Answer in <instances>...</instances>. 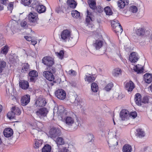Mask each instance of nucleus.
<instances>
[{
    "label": "nucleus",
    "instance_id": "4be33fe9",
    "mask_svg": "<svg viewBox=\"0 0 152 152\" xmlns=\"http://www.w3.org/2000/svg\"><path fill=\"white\" fill-rule=\"evenodd\" d=\"M145 81L147 83H150L152 81V75L150 74H145L144 75Z\"/></svg>",
    "mask_w": 152,
    "mask_h": 152
},
{
    "label": "nucleus",
    "instance_id": "b1692460",
    "mask_svg": "<svg viewBox=\"0 0 152 152\" xmlns=\"http://www.w3.org/2000/svg\"><path fill=\"white\" fill-rule=\"evenodd\" d=\"M137 133L136 136L137 137H143L145 136L144 131L142 129L139 128L136 130Z\"/></svg>",
    "mask_w": 152,
    "mask_h": 152
},
{
    "label": "nucleus",
    "instance_id": "f3484780",
    "mask_svg": "<svg viewBox=\"0 0 152 152\" xmlns=\"http://www.w3.org/2000/svg\"><path fill=\"white\" fill-rule=\"evenodd\" d=\"M129 115V112L126 110H122L120 113V116L122 120H125Z\"/></svg>",
    "mask_w": 152,
    "mask_h": 152
},
{
    "label": "nucleus",
    "instance_id": "774afa93",
    "mask_svg": "<svg viewBox=\"0 0 152 152\" xmlns=\"http://www.w3.org/2000/svg\"><path fill=\"white\" fill-rule=\"evenodd\" d=\"M11 97V98H12V100H14L16 99L15 96H14V94L12 95V94H11V96H10Z\"/></svg>",
    "mask_w": 152,
    "mask_h": 152
},
{
    "label": "nucleus",
    "instance_id": "6e6d98bb",
    "mask_svg": "<svg viewBox=\"0 0 152 152\" xmlns=\"http://www.w3.org/2000/svg\"><path fill=\"white\" fill-rule=\"evenodd\" d=\"M13 5L12 2H10L9 4L7 7L8 10L10 11V12H11L13 8Z\"/></svg>",
    "mask_w": 152,
    "mask_h": 152
},
{
    "label": "nucleus",
    "instance_id": "f8f14e48",
    "mask_svg": "<svg viewBox=\"0 0 152 152\" xmlns=\"http://www.w3.org/2000/svg\"><path fill=\"white\" fill-rule=\"evenodd\" d=\"M13 133L12 129L10 128L5 129L3 132L4 136L7 137H11L13 135Z\"/></svg>",
    "mask_w": 152,
    "mask_h": 152
},
{
    "label": "nucleus",
    "instance_id": "2eb2a0df",
    "mask_svg": "<svg viewBox=\"0 0 152 152\" xmlns=\"http://www.w3.org/2000/svg\"><path fill=\"white\" fill-rule=\"evenodd\" d=\"M29 75L30 77V81L33 82L35 80V78L38 76V74L36 71L33 70L30 72L29 73Z\"/></svg>",
    "mask_w": 152,
    "mask_h": 152
},
{
    "label": "nucleus",
    "instance_id": "ea45409f",
    "mask_svg": "<svg viewBox=\"0 0 152 152\" xmlns=\"http://www.w3.org/2000/svg\"><path fill=\"white\" fill-rule=\"evenodd\" d=\"M111 26L113 28L118 26L121 25L119 21L115 19L111 22Z\"/></svg>",
    "mask_w": 152,
    "mask_h": 152
},
{
    "label": "nucleus",
    "instance_id": "a878e982",
    "mask_svg": "<svg viewBox=\"0 0 152 152\" xmlns=\"http://www.w3.org/2000/svg\"><path fill=\"white\" fill-rule=\"evenodd\" d=\"M88 2L91 8L94 10L96 8V2L95 0H88Z\"/></svg>",
    "mask_w": 152,
    "mask_h": 152
},
{
    "label": "nucleus",
    "instance_id": "cd10ccee",
    "mask_svg": "<svg viewBox=\"0 0 152 152\" xmlns=\"http://www.w3.org/2000/svg\"><path fill=\"white\" fill-rule=\"evenodd\" d=\"M114 31L116 34L118 35L119 34H121L123 31L122 27L121 25L117 27L113 28Z\"/></svg>",
    "mask_w": 152,
    "mask_h": 152
},
{
    "label": "nucleus",
    "instance_id": "1a4fd4ad",
    "mask_svg": "<svg viewBox=\"0 0 152 152\" xmlns=\"http://www.w3.org/2000/svg\"><path fill=\"white\" fill-rule=\"evenodd\" d=\"M43 75L47 80L50 81H52L55 79V77L53 74L47 71L44 72Z\"/></svg>",
    "mask_w": 152,
    "mask_h": 152
},
{
    "label": "nucleus",
    "instance_id": "7c9ffc66",
    "mask_svg": "<svg viewBox=\"0 0 152 152\" xmlns=\"http://www.w3.org/2000/svg\"><path fill=\"white\" fill-rule=\"evenodd\" d=\"M12 110L15 115H19L21 113V110L18 107H12Z\"/></svg>",
    "mask_w": 152,
    "mask_h": 152
},
{
    "label": "nucleus",
    "instance_id": "0eeeda50",
    "mask_svg": "<svg viewBox=\"0 0 152 152\" xmlns=\"http://www.w3.org/2000/svg\"><path fill=\"white\" fill-rule=\"evenodd\" d=\"M56 96L60 99H64L66 96L65 92L63 89H58L55 93Z\"/></svg>",
    "mask_w": 152,
    "mask_h": 152
},
{
    "label": "nucleus",
    "instance_id": "e433bc0d",
    "mask_svg": "<svg viewBox=\"0 0 152 152\" xmlns=\"http://www.w3.org/2000/svg\"><path fill=\"white\" fill-rule=\"evenodd\" d=\"M56 142L58 145H62L64 143V139L61 137H58L57 138Z\"/></svg>",
    "mask_w": 152,
    "mask_h": 152
},
{
    "label": "nucleus",
    "instance_id": "58836bf2",
    "mask_svg": "<svg viewBox=\"0 0 152 152\" xmlns=\"http://www.w3.org/2000/svg\"><path fill=\"white\" fill-rule=\"evenodd\" d=\"M104 10L107 15H112L113 12L110 7L107 6L105 7Z\"/></svg>",
    "mask_w": 152,
    "mask_h": 152
},
{
    "label": "nucleus",
    "instance_id": "9d476101",
    "mask_svg": "<svg viewBox=\"0 0 152 152\" xmlns=\"http://www.w3.org/2000/svg\"><path fill=\"white\" fill-rule=\"evenodd\" d=\"M46 103V101L44 98L39 97L36 101L35 105L36 106L41 107L45 106Z\"/></svg>",
    "mask_w": 152,
    "mask_h": 152
},
{
    "label": "nucleus",
    "instance_id": "c85d7f7f",
    "mask_svg": "<svg viewBox=\"0 0 152 152\" xmlns=\"http://www.w3.org/2000/svg\"><path fill=\"white\" fill-rule=\"evenodd\" d=\"M125 97V95L122 94L121 93H115L113 95V97L115 99L118 100H121L122 99Z\"/></svg>",
    "mask_w": 152,
    "mask_h": 152
},
{
    "label": "nucleus",
    "instance_id": "5fc2aeb1",
    "mask_svg": "<svg viewBox=\"0 0 152 152\" xmlns=\"http://www.w3.org/2000/svg\"><path fill=\"white\" fill-rule=\"evenodd\" d=\"M6 62L3 60H0V67L4 69L6 66Z\"/></svg>",
    "mask_w": 152,
    "mask_h": 152
},
{
    "label": "nucleus",
    "instance_id": "49530a36",
    "mask_svg": "<svg viewBox=\"0 0 152 152\" xmlns=\"http://www.w3.org/2000/svg\"><path fill=\"white\" fill-rule=\"evenodd\" d=\"M31 0H21V3L24 5L28 6L30 4Z\"/></svg>",
    "mask_w": 152,
    "mask_h": 152
},
{
    "label": "nucleus",
    "instance_id": "bb28decb",
    "mask_svg": "<svg viewBox=\"0 0 152 152\" xmlns=\"http://www.w3.org/2000/svg\"><path fill=\"white\" fill-rule=\"evenodd\" d=\"M132 150V149L131 146L127 144L125 145L122 149L123 152H131Z\"/></svg>",
    "mask_w": 152,
    "mask_h": 152
},
{
    "label": "nucleus",
    "instance_id": "37998d69",
    "mask_svg": "<svg viewBox=\"0 0 152 152\" xmlns=\"http://www.w3.org/2000/svg\"><path fill=\"white\" fill-rule=\"evenodd\" d=\"M15 113L12 110V108L11 109V111L8 112L7 115L8 118L10 119L14 118L15 117Z\"/></svg>",
    "mask_w": 152,
    "mask_h": 152
},
{
    "label": "nucleus",
    "instance_id": "ddd939ff",
    "mask_svg": "<svg viewBox=\"0 0 152 152\" xmlns=\"http://www.w3.org/2000/svg\"><path fill=\"white\" fill-rule=\"evenodd\" d=\"M111 52L114 54L117 55L120 57H121L120 48L117 46L115 45L113 46L111 48Z\"/></svg>",
    "mask_w": 152,
    "mask_h": 152
},
{
    "label": "nucleus",
    "instance_id": "09e8293b",
    "mask_svg": "<svg viewBox=\"0 0 152 152\" xmlns=\"http://www.w3.org/2000/svg\"><path fill=\"white\" fill-rule=\"evenodd\" d=\"M42 141L40 140H36L35 141V145L34 146L35 148H38L42 144Z\"/></svg>",
    "mask_w": 152,
    "mask_h": 152
},
{
    "label": "nucleus",
    "instance_id": "c9c22d12",
    "mask_svg": "<svg viewBox=\"0 0 152 152\" xmlns=\"http://www.w3.org/2000/svg\"><path fill=\"white\" fill-rule=\"evenodd\" d=\"M51 150V146L48 144L45 145L42 149V152H50Z\"/></svg>",
    "mask_w": 152,
    "mask_h": 152
},
{
    "label": "nucleus",
    "instance_id": "864d4df0",
    "mask_svg": "<svg viewBox=\"0 0 152 152\" xmlns=\"http://www.w3.org/2000/svg\"><path fill=\"white\" fill-rule=\"evenodd\" d=\"M80 54L82 56H86L87 55V52L86 50L82 49L80 51Z\"/></svg>",
    "mask_w": 152,
    "mask_h": 152
},
{
    "label": "nucleus",
    "instance_id": "8fccbe9b",
    "mask_svg": "<svg viewBox=\"0 0 152 152\" xmlns=\"http://www.w3.org/2000/svg\"><path fill=\"white\" fill-rule=\"evenodd\" d=\"M64 54V50H61L60 51L59 53H56V54L61 59H62L63 57Z\"/></svg>",
    "mask_w": 152,
    "mask_h": 152
},
{
    "label": "nucleus",
    "instance_id": "4c0bfd02",
    "mask_svg": "<svg viewBox=\"0 0 152 152\" xmlns=\"http://www.w3.org/2000/svg\"><path fill=\"white\" fill-rule=\"evenodd\" d=\"M145 30L142 28H139L136 31V33L138 35L142 36L144 35L145 34Z\"/></svg>",
    "mask_w": 152,
    "mask_h": 152
},
{
    "label": "nucleus",
    "instance_id": "423d86ee",
    "mask_svg": "<svg viewBox=\"0 0 152 152\" xmlns=\"http://www.w3.org/2000/svg\"><path fill=\"white\" fill-rule=\"evenodd\" d=\"M37 14L35 12H30L28 16V19L30 23H35L38 20Z\"/></svg>",
    "mask_w": 152,
    "mask_h": 152
},
{
    "label": "nucleus",
    "instance_id": "412c9836",
    "mask_svg": "<svg viewBox=\"0 0 152 152\" xmlns=\"http://www.w3.org/2000/svg\"><path fill=\"white\" fill-rule=\"evenodd\" d=\"M36 9L38 13H41L45 12L46 10V8L43 5H39L37 6Z\"/></svg>",
    "mask_w": 152,
    "mask_h": 152
},
{
    "label": "nucleus",
    "instance_id": "393cba45",
    "mask_svg": "<svg viewBox=\"0 0 152 152\" xmlns=\"http://www.w3.org/2000/svg\"><path fill=\"white\" fill-rule=\"evenodd\" d=\"M109 147L117 146L118 145V142L115 139H112L107 141Z\"/></svg>",
    "mask_w": 152,
    "mask_h": 152
},
{
    "label": "nucleus",
    "instance_id": "de8ad7c7",
    "mask_svg": "<svg viewBox=\"0 0 152 152\" xmlns=\"http://www.w3.org/2000/svg\"><path fill=\"white\" fill-rule=\"evenodd\" d=\"M129 11L133 13H136L137 11V7L135 6L132 5L130 7Z\"/></svg>",
    "mask_w": 152,
    "mask_h": 152
},
{
    "label": "nucleus",
    "instance_id": "3c124183",
    "mask_svg": "<svg viewBox=\"0 0 152 152\" xmlns=\"http://www.w3.org/2000/svg\"><path fill=\"white\" fill-rule=\"evenodd\" d=\"M8 52V47L5 46L1 49V53H2L6 54Z\"/></svg>",
    "mask_w": 152,
    "mask_h": 152
},
{
    "label": "nucleus",
    "instance_id": "f03ea898",
    "mask_svg": "<svg viewBox=\"0 0 152 152\" xmlns=\"http://www.w3.org/2000/svg\"><path fill=\"white\" fill-rule=\"evenodd\" d=\"M61 39L65 41H71L72 39V37H70V31L68 30H64L61 32Z\"/></svg>",
    "mask_w": 152,
    "mask_h": 152
},
{
    "label": "nucleus",
    "instance_id": "0e129e2a",
    "mask_svg": "<svg viewBox=\"0 0 152 152\" xmlns=\"http://www.w3.org/2000/svg\"><path fill=\"white\" fill-rule=\"evenodd\" d=\"M7 0H0L1 3L3 4H5L7 1Z\"/></svg>",
    "mask_w": 152,
    "mask_h": 152
},
{
    "label": "nucleus",
    "instance_id": "c756f323",
    "mask_svg": "<svg viewBox=\"0 0 152 152\" xmlns=\"http://www.w3.org/2000/svg\"><path fill=\"white\" fill-rule=\"evenodd\" d=\"M67 3L69 6L72 8H75L77 5L76 2L74 0H68Z\"/></svg>",
    "mask_w": 152,
    "mask_h": 152
},
{
    "label": "nucleus",
    "instance_id": "a18cd8bd",
    "mask_svg": "<svg viewBox=\"0 0 152 152\" xmlns=\"http://www.w3.org/2000/svg\"><path fill=\"white\" fill-rule=\"evenodd\" d=\"M113 86V84L112 83L108 84L105 87L104 89L108 91H110Z\"/></svg>",
    "mask_w": 152,
    "mask_h": 152
},
{
    "label": "nucleus",
    "instance_id": "9b49d317",
    "mask_svg": "<svg viewBox=\"0 0 152 152\" xmlns=\"http://www.w3.org/2000/svg\"><path fill=\"white\" fill-rule=\"evenodd\" d=\"M87 16L86 19V22L87 24V25L89 27H92L91 24V21H93L92 15L91 13L88 10H87Z\"/></svg>",
    "mask_w": 152,
    "mask_h": 152
},
{
    "label": "nucleus",
    "instance_id": "a19ab883",
    "mask_svg": "<svg viewBox=\"0 0 152 152\" xmlns=\"http://www.w3.org/2000/svg\"><path fill=\"white\" fill-rule=\"evenodd\" d=\"M64 6L61 5V6L59 5L58 7H56V11L58 13H60L64 10Z\"/></svg>",
    "mask_w": 152,
    "mask_h": 152
},
{
    "label": "nucleus",
    "instance_id": "39448f33",
    "mask_svg": "<svg viewBox=\"0 0 152 152\" xmlns=\"http://www.w3.org/2000/svg\"><path fill=\"white\" fill-rule=\"evenodd\" d=\"M61 134V131L58 129L53 128L50 129L49 132L50 137L51 138H55L59 136Z\"/></svg>",
    "mask_w": 152,
    "mask_h": 152
},
{
    "label": "nucleus",
    "instance_id": "aec40b11",
    "mask_svg": "<svg viewBox=\"0 0 152 152\" xmlns=\"http://www.w3.org/2000/svg\"><path fill=\"white\" fill-rule=\"evenodd\" d=\"M95 79V77L92 75H91L90 74H88L86 75V77L85 80L88 83L93 82Z\"/></svg>",
    "mask_w": 152,
    "mask_h": 152
},
{
    "label": "nucleus",
    "instance_id": "e2e57ef3",
    "mask_svg": "<svg viewBox=\"0 0 152 152\" xmlns=\"http://www.w3.org/2000/svg\"><path fill=\"white\" fill-rule=\"evenodd\" d=\"M25 39L28 41H31L32 40V39L31 37L26 36L24 37Z\"/></svg>",
    "mask_w": 152,
    "mask_h": 152
},
{
    "label": "nucleus",
    "instance_id": "680f3d73",
    "mask_svg": "<svg viewBox=\"0 0 152 152\" xmlns=\"http://www.w3.org/2000/svg\"><path fill=\"white\" fill-rule=\"evenodd\" d=\"M148 100L147 97H144L142 101V102L144 103H147L148 102Z\"/></svg>",
    "mask_w": 152,
    "mask_h": 152
},
{
    "label": "nucleus",
    "instance_id": "5701e85b",
    "mask_svg": "<svg viewBox=\"0 0 152 152\" xmlns=\"http://www.w3.org/2000/svg\"><path fill=\"white\" fill-rule=\"evenodd\" d=\"M103 44V42L102 41L100 40H96L95 42L93 45L96 50H98L102 46Z\"/></svg>",
    "mask_w": 152,
    "mask_h": 152
},
{
    "label": "nucleus",
    "instance_id": "6ab92c4d",
    "mask_svg": "<svg viewBox=\"0 0 152 152\" xmlns=\"http://www.w3.org/2000/svg\"><path fill=\"white\" fill-rule=\"evenodd\" d=\"M19 86L22 88L26 89L29 86L28 83L27 81L22 80L19 83Z\"/></svg>",
    "mask_w": 152,
    "mask_h": 152
},
{
    "label": "nucleus",
    "instance_id": "f257e3e1",
    "mask_svg": "<svg viewBox=\"0 0 152 152\" xmlns=\"http://www.w3.org/2000/svg\"><path fill=\"white\" fill-rule=\"evenodd\" d=\"M65 122L66 125L72 130L76 129L78 125H78L75 123L74 118L68 116L66 118Z\"/></svg>",
    "mask_w": 152,
    "mask_h": 152
},
{
    "label": "nucleus",
    "instance_id": "4d7b16f0",
    "mask_svg": "<svg viewBox=\"0 0 152 152\" xmlns=\"http://www.w3.org/2000/svg\"><path fill=\"white\" fill-rule=\"evenodd\" d=\"M137 113L135 112H132L130 114V117H131L133 118H135L137 116Z\"/></svg>",
    "mask_w": 152,
    "mask_h": 152
},
{
    "label": "nucleus",
    "instance_id": "c03bdc74",
    "mask_svg": "<svg viewBox=\"0 0 152 152\" xmlns=\"http://www.w3.org/2000/svg\"><path fill=\"white\" fill-rule=\"evenodd\" d=\"M29 69V66L28 64H24L23 65L21 72H25L28 71Z\"/></svg>",
    "mask_w": 152,
    "mask_h": 152
},
{
    "label": "nucleus",
    "instance_id": "bf43d9fd",
    "mask_svg": "<svg viewBox=\"0 0 152 152\" xmlns=\"http://www.w3.org/2000/svg\"><path fill=\"white\" fill-rule=\"evenodd\" d=\"M68 149L65 147H63L61 148H60L59 149V151L61 152H67Z\"/></svg>",
    "mask_w": 152,
    "mask_h": 152
},
{
    "label": "nucleus",
    "instance_id": "473e14b6",
    "mask_svg": "<svg viewBox=\"0 0 152 152\" xmlns=\"http://www.w3.org/2000/svg\"><path fill=\"white\" fill-rule=\"evenodd\" d=\"M121 70L120 69H116L114 70L113 72V75L114 77H117L121 74Z\"/></svg>",
    "mask_w": 152,
    "mask_h": 152
},
{
    "label": "nucleus",
    "instance_id": "dca6fc26",
    "mask_svg": "<svg viewBox=\"0 0 152 152\" xmlns=\"http://www.w3.org/2000/svg\"><path fill=\"white\" fill-rule=\"evenodd\" d=\"M125 87L128 91H131L134 88V86L133 82L130 81L125 83Z\"/></svg>",
    "mask_w": 152,
    "mask_h": 152
},
{
    "label": "nucleus",
    "instance_id": "20e7f679",
    "mask_svg": "<svg viewBox=\"0 0 152 152\" xmlns=\"http://www.w3.org/2000/svg\"><path fill=\"white\" fill-rule=\"evenodd\" d=\"M42 62L47 66L53 65L54 64L53 58L49 56L44 57L42 59Z\"/></svg>",
    "mask_w": 152,
    "mask_h": 152
},
{
    "label": "nucleus",
    "instance_id": "6e6552de",
    "mask_svg": "<svg viewBox=\"0 0 152 152\" xmlns=\"http://www.w3.org/2000/svg\"><path fill=\"white\" fill-rule=\"evenodd\" d=\"M30 96L28 95H25L22 96L20 100V104L23 106H25L30 102Z\"/></svg>",
    "mask_w": 152,
    "mask_h": 152
},
{
    "label": "nucleus",
    "instance_id": "79ce46f5",
    "mask_svg": "<svg viewBox=\"0 0 152 152\" xmlns=\"http://www.w3.org/2000/svg\"><path fill=\"white\" fill-rule=\"evenodd\" d=\"M72 15L73 17L78 18L80 16V13L76 10H73L72 12Z\"/></svg>",
    "mask_w": 152,
    "mask_h": 152
},
{
    "label": "nucleus",
    "instance_id": "72a5a7b5",
    "mask_svg": "<svg viewBox=\"0 0 152 152\" xmlns=\"http://www.w3.org/2000/svg\"><path fill=\"white\" fill-rule=\"evenodd\" d=\"M52 66H47L46 69L47 70V71L53 74L56 71V68Z\"/></svg>",
    "mask_w": 152,
    "mask_h": 152
},
{
    "label": "nucleus",
    "instance_id": "7ed1b4c3",
    "mask_svg": "<svg viewBox=\"0 0 152 152\" xmlns=\"http://www.w3.org/2000/svg\"><path fill=\"white\" fill-rule=\"evenodd\" d=\"M48 112V110L46 108L43 107L37 111L36 113L39 118L42 119L44 117L46 116Z\"/></svg>",
    "mask_w": 152,
    "mask_h": 152
},
{
    "label": "nucleus",
    "instance_id": "f704fd0d",
    "mask_svg": "<svg viewBox=\"0 0 152 152\" xmlns=\"http://www.w3.org/2000/svg\"><path fill=\"white\" fill-rule=\"evenodd\" d=\"M91 88L92 91L94 92H96L98 90V87L97 84L95 83H92Z\"/></svg>",
    "mask_w": 152,
    "mask_h": 152
},
{
    "label": "nucleus",
    "instance_id": "a211bd4d",
    "mask_svg": "<svg viewBox=\"0 0 152 152\" xmlns=\"http://www.w3.org/2000/svg\"><path fill=\"white\" fill-rule=\"evenodd\" d=\"M135 101L136 104L139 106L141 104V96L139 93H137L135 95Z\"/></svg>",
    "mask_w": 152,
    "mask_h": 152
},
{
    "label": "nucleus",
    "instance_id": "2f4dec72",
    "mask_svg": "<svg viewBox=\"0 0 152 152\" xmlns=\"http://www.w3.org/2000/svg\"><path fill=\"white\" fill-rule=\"evenodd\" d=\"M134 70L138 74L141 73L143 72V69L142 67H140V65H136L134 67Z\"/></svg>",
    "mask_w": 152,
    "mask_h": 152
},
{
    "label": "nucleus",
    "instance_id": "052dcab7",
    "mask_svg": "<svg viewBox=\"0 0 152 152\" xmlns=\"http://www.w3.org/2000/svg\"><path fill=\"white\" fill-rule=\"evenodd\" d=\"M69 73L70 75H75L76 74V72L73 70H71L69 71Z\"/></svg>",
    "mask_w": 152,
    "mask_h": 152
},
{
    "label": "nucleus",
    "instance_id": "4468645a",
    "mask_svg": "<svg viewBox=\"0 0 152 152\" xmlns=\"http://www.w3.org/2000/svg\"><path fill=\"white\" fill-rule=\"evenodd\" d=\"M138 58V55L135 52L132 53L129 57V60L133 63H135L137 61Z\"/></svg>",
    "mask_w": 152,
    "mask_h": 152
},
{
    "label": "nucleus",
    "instance_id": "603ef678",
    "mask_svg": "<svg viewBox=\"0 0 152 152\" xmlns=\"http://www.w3.org/2000/svg\"><path fill=\"white\" fill-rule=\"evenodd\" d=\"M20 25L21 27L25 28H27L28 27V24L26 21L25 20H23L21 22Z\"/></svg>",
    "mask_w": 152,
    "mask_h": 152
},
{
    "label": "nucleus",
    "instance_id": "13d9d810",
    "mask_svg": "<svg viewBox=\"0 0 152 152\" xmlns=\"http://www.w3.org/2000/svg\"><path fill=\"white\" fill-rule=\"evenodd\" d=\"M96 11L100 13L102 12L103 11V8L100 7H98V8H96Z\"/></svg>",
    "mask_w": 152,
    "mask_h": 152
},
{
    "label": "nucleus",
    "instance_id": "338daca9",
    "mask_svg": "<svg viewBox=\"0 0 152 152\" xmlns=\"http://www.w3.org/2000/svg\"><path fill=\"white\" fill-rule=\"evenodd\" d=\"M31 42L33 45H34L37 43V42L36 41L33 40L32 39L31 41Z\"/></svg>",
    "mask_w": 152,
    "mask_h": 152
},
{
    "label": "nucleus",
    "instance_id": "69168bd1",
    "mask_svg": "<svg viewBox=\"0 0 152 152\" xmlns=\"http://www.w3.org/2000/svg\"><path fill=\"white\" fill-rule=\"evenodd\" d=\"M53 82H51L49 83V86H52L54 85V83H56V81H54V80L53 81Z\"/></svg>",
    "mask_w": 152,
    "mask_h": 152
}]
</instances>
